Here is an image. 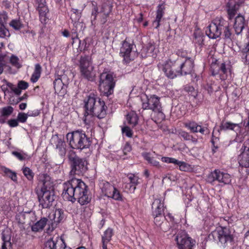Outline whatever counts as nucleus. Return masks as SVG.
Wrapping results in <instances>:
<instances>
[{"label":"nucleus","mask_w":249,"mask_h":249,"mask_svg":"<svg viewBox=\"0 0 249 249\" xmlns=\"http://www.w3.org/2000/svg\"><path fill=\"white\" fill-rule=\"evenodd\" d=\"M87 188L83 181L74 178L63 183L62 196L64 199L72 203L77 200L81 205H86L91 200L87 195Z\"/></svg>","instance_id":"f257e3e1"},{"label":"nucleus","mask_w":249,"mask_h":249,"mask_svg":"<svg viewBox=\"0 0 249 249\" xmlns=\"http://www.w3.org/2000/svg\"><path fill=\"white\" fill-rule=\"evenodd\" d=\"M50 179V177L46 174L43 175L42 177L40 176L38 184V186H40V188L36 190L39 205L43 208H49L52 206L56 198L53 184Z\"/></svg>","instance_id":"f03ea898"},{"label":"nucleus","mask_w":249,"mask_h":249,"mask_svg":"<svg viewBox=\"0 0 249 249\" xmlns=\"http://www.w3.org/2000/svg\"><path fill=\"white\" fill-rule=\"evenodd\" d=\"M206 34L212 39H216L222 35L225 39H231L229 23L222 17H217L213 20L207 27Z\"/></svg>","instance_id":"7ed1b4c3"},{"label":"nucleus","mask_w":249,"mask_h":249,"mask_svg":"<svg viewBox=\"0 0 249 249\" xmlns=\"http://www.w3.org/2000/svg\"><path fill=\"white\" fill-rule=\"evenodd\" d=\"M85 114L92 115L102 119L106 115L107 107L104 101L99 98H96L94 94H90L87 99L84 100Z\"/></svg>","instance_id":"20e7f679"},{"label":"nucleus","mask_w":249,"mask_h":249,"mask_svg":"<svg viewBox=\"0 0 249 249\" xmlns=\"http://www.w3.org/2000/svg\"><path fill=\"white\" fill-rule=\"evenodd\" d=\"M113 0H105L99 6L92 4L91 21L92 24H96L98 17L101 24H105L107 21V18L112 13L113 7Z\"/></svg>","instance_id":"39448f33"},{"label":"nucleus","mask_w":249,"mask_h":249,"mask_svg":"<svg viewBox=\"0 0 249 249\" xmlns=\"http://www.w3.org/2000/svg\"><path fill=\"white\" fill-rule=\"evenodd\" d=\"M66 137L68 140H70V145L72 149L84 150L87 157L90 155L91 150L89 147L91 142L90 138L87 137L85 134L76 131L68 133Z\"/></svg>","instance_id":"423d86ee"},{"label":"nucleus","mask_w":249,"mask_h":249,"mask_svg":"<svg viewBox=\"0 0 249 249\" xmlns=\"http://www.w3.org/2000/svg\"><path fill=\"white\" fill-rule=\"evenodd\" d=\"M79 63L81 76L89 81H94L96 73L92 64L91 57L89 55L81 56Z\"/></svg>","instance_id":"0eeeda50"},{"label":"nucleus","mask_w":249,"mask_h":249,"mask_svg":"<svg viewBox=\"0 0 249 249\" xmlns=\"http://www.w3.org/2000/svg\"><path fill=\"white\" fill-rule=\"evenodd\" d=\"M68 157L71 167V175H83L87 171L88 162L85 159L80 158L73 150H69Z\"/></svg>","instance_id":"6e6552de"},{"label":"nucleus","mask_w":249,"mask_h":249,"mask_svg":"<svg viewBox=\"0 0 249 249\" xmlns=\"http://www.w3.org/2000/svg\"><path fill=\"white\" fill-rule=\"evenodd\" d=\"M115 81L111 73L103 72L100 75L99 89L102 95L107 97L113 94Z\"/></svg>","instance_id":"1a4fd4ad"},{"label":"nucleus","mask_w":249,"mask_h":249,"mask_svg":"<svg viewBox=\"0 0 249 249\" xmlns=\"http://www.w3.org/2000/svg\"><path fill=\"white\" fill-rule=\"evenodd\" d=\"M142 108L143 109H150L158 113L161 120H163L165 116L162 112L161 104L160 102V98L153 95L148 97L145 95L144 98H142Z\"/></svg>","instance_id":"9d476101"},{"label":"nucleus","mask_w":249,"mask_h":249,"mask_svg":"<svg viewBox=\"0 0 249 249\" xmlns=\"http://www.w3.org/2000/svg\"><path fill=\"white\" fill-rule=\"evenodd\" d=\"M230 66L225 63H220L217 60L213 61L211 65V71L213 76L219 75L220 79L223 80L227 78Z\"/></svg>","instance_id":"9b49d317"},{"label":"nucleus","mask_w":249,"mask_h":249,"mask_svg":"<svg viewBox=\"0 0 249 249\" xmlns=\"http://www.w3.org/2000/svg\"><path fill=\"white\" fill-rule=\"evenodd\" d=\"M215 180L224 184H229L231 182V177L229 174L217 169L211 172L207 177V182L209 183H212Z\"/></svg>","instance_id":"f8f14e48"},{"label":"nucleus","mask_w":249,"mask_h":249,"mask_svg":"<svg viewBox=\"0 0 249 249\" xmlns=\"http://www.w3.org/2000/svg\"><path fill=\"white\" fill-rule=\"evenodd\" d=\"M179 61L178 60L173 62L167 61L163 68L165 75L169 78L173 79L177 76L180 75L179 70Z\"/></svg>","instance_id":"ddd939ff"},{"label":"nucleus","mask_w":249,"mask_h":249,"mask_svg":"<svg viewBox=\"0 0 249 249\" xmlns=\"http://www.w3.org/2000/svg\"><path fill=\"white\" fill-rule=\"evenodd\" d=\"M212 234L213 237H217L219 242L223 244L231 243L233 240V236L230 230L226 227L221 228L213 232Z\"/></svg>","instance_id":"4468645a"},{"label":"nucleus","mask_w":249,"mask_h":249,"mask_svg":"<svg viewBox=\"0 0 249 249\" xmlns=\"http://www.w3.org/2000/svg\"><path fill=\"white\" fill-rule=\"evenodd\" d=\"M133 47V44L130 43L126 40L122 42L120 54L123 57V61L126 63H128L134 59L132 55Z\"/></svg>","instance_id":"2eb2a0df"},{"label":"nucleus","mask_w":249,"mask_h":249,"mask_svg":"<svg viewBox=\"0 0 249 249\" xmlns=\"http://www.w3.org/2000/svg\"><path fill=\"white\" fill-rule=\"evenodd\" d=\"M176 240L179 249H192L195 244V241L185 233L178 234L176 237Z\"/></svg>","instance_id":"dca6fc26"},{"label":"nucleus","mask_w":249,"mask_h":249,"mask_svg":"<svg viewBox=\"0 0 249 249\" xmlns=\"http://www.w3.org/2000/svg\"><path fill=\"white\" fill-rule=\"evenodd\" d=\"M248 19L245 18V16L242 14H238L234 18L233 29L237 35L241 34L243 30L248 27Z\"/></svg>","instance_id":"f3484780"},{"label":"nucleus","mask_w":249,"mask_h":249,"mask_svg":"<svg viewBox=\"0 0 249 249\" xmlns=\"http://www.w3.org/2000/svg\"><path fill=\"white\" fill-rule=\"evenodd\" d=\"M243 4V2L240 0L236 1L230 0L227 3V11L229 19L231 20L234 18L236 14Z\"/></svg>","instance_id":"a211bd4d"},{"label":"nucleus","mask_w":249,"mask_h":249,"mask_svg":"<svg viewBox=\"0 0 249 249\" xmlns=\"http://www.w3.org/2000/svg\"><path fill=\"white\" fill-rule=\"evenodd\" d=\"M179 66L180 75H186L191 74L194 71V60L190 57H188L183 63L179 62Z\"/></svg>","instance_id":"6ab92c4d"},{"label":"nucleus","mask_w":249,"mask_h":249,"mask_svg":"<svg viewBox=\"0 0 249 249\" xmlns=\"http://www.w3.org/2000/svg\"><path fill=\"white\" fill-rule=\"evenodd\" d=\"M249 143V141L244 143L243 151L238 158L240 165L246 168L249 167V147L245 145Z\"/></svg>","instance_id":"aec40b11"},{"label":"nucleus","mask_w":249,"mask_h":249,"mask_svg":"<svg viewBox=\"0 0 249 249\" xmlns=\"http://www.w3.org/2000/svg\"><path fill=\"white\" fill-rule=\"evenodd\" d=\"M141 55L143 58L147 57H156L157 53L155 45L151 42L148 43L141 50Z\"/></svg>","instance_id":"412c9836"},{"label":"nucleus","mask_w":249,"mask_h":249,"mask_svg":"<svg viewBox=\"0 0 249 249\" xmlns=\"http://www.w3.org/2000/svg\"><path fill=\"white\" fill-rule=\"evenodd\" d=\"M65 77V76H61L55 79L53 81V86L55 92L57 94H64L66 92L67 85L65 84L62 80Z\"/></svg>","instance_id":"4be33fe9"},{"label":"nucleus","mask_w":249,"mask_h":249,"mask_svg":"<svg viewBox=\"0 0 249 249\" xmlns=\"http://www.w3.org/2000/svg\"><path fill=\"white\" fill-rule=\"evenodd\" d=\"M14 111V108L10 106H6L0 109V124L7 123V118L11 115Z\"/></svg>","instance_id":"5701e85b"},{"label":"nucleus","mask_w":249,"mask_h":249,"mask_svg":"<svg viewBox=\"0 0 249 249\" xmlns=\"http://www.w3.org/2000/svg\"><path fill=\"white\" fill-rule=\"evenodd\" d=\"M163 205L161 202V200L155 199L152 203V215L153 216H159L162 215L163 212Z\"/></svg>","instance_id":"b1692460"},{"label":"nucleus","mask_w":249,"mask_h":249,"mask_svg":"<svg viewBox=\"0 0 249 249\" xmlns=\"http://www.w3.org/2000/svg\"><path fill=\"white\" fill-rule=\"evenodd\" d=\"M113 235V229L108 228L105 231L102 235V244L103 249H107V245L111 240V238Z\"/></svg>","instance_id":"393cba45"},{"label":"nucleus","mask_w":249,"mask_h":249,"mask_svg":"<svg viewBox=\"0 0 249 249\" xmlns=\"http://www.w3.org/2000/svg\"><path fill=\"white\" fill-rule=\"evenodd\" d=\"M74 28L72 30L71 39L73 40L75 39H78V32H83L85 28V24L78 20L73 22Z\"/></svg>","instance_id":"a878e982"},{"label":"nucleus","mask_w":249,"mask_h":249,"mask_svg":"<svg viewBox=\"0 0 249 249\" xmlns=\"http://www.w3.org/2000/svg\"><path fill=\"white\" fill-rule=\"evenodd\" d=\"M164 10L165 6L163 3L158 6L156 19L153 22V24L156 25V28H158L160 25V21L164 13Z\"/></svg>","instance_id":"bb28decb"},{"label":"nucleus","mask_w":249,"mask_h":249,"mask_svg":"<svg viewBox=\"0 0 249 249\" xmlns=\"http://www.w3.org/2000/svg\"><path fill=\"white\" fill-rule=\"evenodd\" d=\"M103 193L107 197L111 194L113 190H114L115 187L111 185L108 182L106 181H102L100 184Z\"/></svg>","instance_id":"cd10ccee"},{"label":"nucleus","mask_w":249,"mask_h":249,"mask_svg":"<svg viewBox=\"0 0 249 249\" xmlns=\"http://www.w3.org/2000/svg\"><path fill=\"white\" fill-rule=\"evenodd\" d=\"M126 123L129 124H137L138 123L139 117L137 113L134 111H130L125 115Z\"/></svg>","instance_id":"c85d7f7f"},{"label":"nucleus","mask_w":249,"mask_h":249,"mask_svg":"<svg viewBox=\"0 0 249 249\" xmlns=\"http://www.w3.org/2000/svg\"><path fill=\"white\" fill-rule=\"evenodd\" d=\"M48 221V219L45 217L41 218L39 221L32 225L31 227L32 231L34 232L41 231L47 224Z\"/></svg>","instance_id":"c756f323"},{"label":"nucleus","mask_w":249,"mask_h":249,"mask_svg":"<svg viewBox=\"0 0 249 249\" xmlns=\"http://www.w3.org/2000/svg\"><path fill=\"white\" fill-rule=\"evenodd\" d=\"M28 117L27 114L20 112L18 114L17 119H12L7 121L8 124H18V123H24Z\"/></svg>","instance_id":"7c9ffc66"},{"label":"nucleus","mask_w":249,"mask_h":249,"mask_svg":"<svg viewBox=\"0 0 249 249\" xmlns=\"http://www.w3.org/2000/svg\"><path fill=\"white\" fill-rule=\"evenodd\" d=\"M42 71V68L38 63L36 64L35 67L34 71L31 77V81L32 83L36 82L40 77Z\"/></svg>","instance_id":"2f4dec72"},{"label":"nucleus","mask_w":249,"mask_h":249,"mask_svg":"<svg viewBox=\"0 0 249 249\" xmlns=\"http://www.w3.org/2000/svg\"><path fill=\"white\" fill-rule=\"evenodd\" d=\"M65 215L63 210L61 209H56L53 214V218L51 219L56 224L59 223L64 218Z\"/></svg>","instance_id":"473e14b6"},{"label":"nucleus","mask_w":249,"mask_h":249,"mask_svg":"<svg viewBox=\"0 0 249 249\" xmlns=\"http://www.w3.org/2000/svg\"><path fill=\"white\" fill-rule=\"evenodd\" d=\"M65 145V144L64 141L61 139H58L56 146V152L61 156H63L66 154Z\"/></svg>","instance_id":"72a5a7b5"},{"label":"nucleus","mask_w":249,"mask_h":249,"mask_svg":"<svg viewBox=\"0 0 249 249\" xmlns=\"http://www.w3.org/2000/svg\"><path fill=\"white\" fill-rule=\"evenodd\" d=\"M5 176L10 178L14 182H17V173L7 168H3L2 169Z\"/></svg>","instance_id":"f704fd0d"},{"label":"nucleus","mask_w":249,"mask_h":249,"mask_svg":"<svg viewBox=\"0 0 249 249\" xmlns=\"http://www.w3.org/2000/svg\"><path fill=\"white\" fill-rule=\"evenodd\" d=\"M9 25L16 30H19L23 27V24L19 19H15L11 21Z\"/></svg>","instance_id":"c9c22d12"},{"label":"nucleus","mask_w":249,"mask_h":249,"mask_svg":"<svg viewBox=\"0 0 249 249\" xmlns=\"http://www.w3.org/2000/svg\"><path fill=\"white\" fill-rule=\"evenodd\" d=\"M189 129L193 133L199 132L200 133L203 134L205 132H207V129L205 127H202L201 125H188Z\"/></svg>","instance_id":"e433bc0d"},{"label":"nucleus","mask_w":249,"mask_h":249,"mask_svg":"<svg viewBox=\"0 0 249 249\" xmlns=\"http://www.w3.org/2000/svg\"><path fill=\"white\" fill-rule=\"evenodd\" d=\"M108 197L112 198L118 201H122L123 200L122 195L121 194L120 191L115 187L114 188V190H113L111 192V194Z\"/></svg>","instance_id":"4c0bfd02"},{"label":"nucleus","mask_w":249,"mask_h":249,"mask_svg":"<svg viewBox=\"0 0 249 249\" xmlns=\"http://www.w3.org/2000/svg\"><path fill=\"white\" fill-rule=\"evenodd\" d=\"M24 175L29 180H32L33 179L34 174L32 170L29 167H26L22 169Z\"/></svg>","instance_id":"58836bf2"},{"label":"nucleus","mask_w":249,"mask_h":249,"mask_svg":"<svg viewBox=\"0 0 249 249\" xmlns=\"http://www.w3.org/2000/svg\"><path fill=\"white\" fill-rule=\"evenodd\" d=\"M3 243L0 249H11L12 244L9 239H6V238L3 234L2 236Z\"/></svg>","instance_id":"ea45409f"},{"label":"nucleus","mask_w":249,"mask_h":249,"mask_svg":"<svg viewBox=\"0 0 249 249\" xmlns=\"http://www.w3.org/2000/svg\"><path fill=\"white\" fill-rule=\"evenodd\" d=\"M167 126V125H160V129L162 130L165 134L177 133V130L175 128L173 127L169 129Z\"/></svg>","instance_id":"a19ab883"},{"label":"nucleus","mask_w":249,"mask_h":249,"mask_svg":"<svg viewBox=\"0 0 249 249\" xmlns=\"http://www.w3.org/2000/svg\"><path fill=\"white\" fill-rule=\"evenodd\" d=\"M10 61L14 67L18 69L21 68V65L19 64V59L17 56L12 55L10 58Z\"/></svg>","instance_id":"79ce46f5"},{"label":"nucleus","mask_w":249,"mask_h":249,"mask_svg":"<svg viewBox=\"0 0 249 249\" xmlns=\"http://www.w3.org/2000/svg\"><path fill=\"white\" fill-rule=\"evenodd\" d=\"M54 242L56 243V245L54 247V249H71L70 248L67 247L63 241L55 239Z\"/></svg>","instance_id":"37998d69"},{"label":"nucleus","mask_w":249,"mask_h":249,"mask_svg":"<svg viewBox=\"0 0 249 249\" xmlns=\"http://www.w3.org/2000/svg\"><path fill=\"white\" fill-rule=\"evenodd\" d=\"M10 34L9 31L5 28L3 24H0V37L9 36Z\"/></svg>","instance_id":"c03bdc74"},{"label":"nucleus","mask_w":249,"mask_h":249,"mask_svg":"<svg viewBox=\"0 0 249 249\" xmlns=\"http://www.w3.org/2000/svg\"><path fill=\"white\" fill-rule=\"evenodd\" d=\"M55 244L53 238L50 239L46 242L44 249H54Z\"/></svg>","instance_id":"a18cd8bd"},{"label":"nucleus","mask_w":249,"mask_h":249,"mask_svg":"<svg viewBox=\"0 0 249 249\" xmlns=\"http://www.w3.org/2000/svg\"><path fill=\"white\" fill-rule=\"evenodd\" d=\"M25 215L24 213H19L16 216V220L19 224H23L25 223Z\"/></svg>","instance_id":"49530a36"},{"label":"nucleus","mask_w":249,"mask_h":249,"mask_svg":"<svg viewBox=\"0 0 249 249\" xmlns=\"http://www.w3.org/2000/svg\"><path fill=\"white\" fill-rule=\"evenodd\" d=\"M123 134H124L127 137L131 138L132 137L133 132L132 130L127 126L122 128Z\"/></svg>","instance_id":"de8ad7c7"},{"label":"nucleus","mask_w":249,"mask_h":249,"mask_svg":"<svg viewBox=\"0 0 249 249\" xmlns=\"http://www.w3.org/2000/svg\"><path fill=\"white\" fill-rule=\"evenodd\" d=\"M177 134H178L186 141L190 140L192 138V136L190 135L188 133L183 131L177 130Z\"/></svg>","instance_id":"09e8293b"},{"label":"nucleus","mask_w":249,"mask_h":249,"mask_svg":"<svg viewBox=\"0 0 249 249\" xmlns=\"http://www.w3.org/2000/svg\"><path fill=\"white\" fill-rule=\"evenodd\" d=\"M243 55H245L246 63H249V43H248L245 48L243 50Z\"/></svg>","instance_id":"8fccbe9b"},{"label":"nucleus","mask_w":249,"mask_h":249,"mask_svg":"<svg viewBox=\"0 0 249 249\" xmlns=\"http://www.w3.org/2000/svg\"><path fill=\"white\" fill-rule=\"evenodd\" d=\"M36 3L38 4L37 10L40 14H41V10L42 8L44 9L45 4L46 3V0H36Z\"/></svg>","instance_id":"3c124183"},{"label":"nucleus","mask_w":249,"mask_h":249,"mask_svg":"<svg viewBox=\"0 0 249 249\" xmlns=\"http://www.w3.org/2000/svg\"><path fill=\"white\" fill-rule=\"evenodd\" d=\"M194 36L195 42L199 46H202L203 44V36L201 35L196 36V34H194Z\"/></svg>","instance_id":"603ef678"},{"label":"nucleus","mask_w":249,"mask_h":249,"mask_svg":"<svg viewBox=\"0 0 249 249\" xmlns=\"http://www.w3.org/2000/svg\"><path fill=\"white\" fill-rule=\"evenodd\" d=\"M12 154L16 156L18 159L20 160H23L26 159L27 155L25 154H22L17 151L12 152Z\"/></svg>","instance_id":"864d4df0"},{"label":"nucleus","mask_w":249,"mask_h":249,"mask_svg":"<svg viewBox=\"0 0 249 249\" xmlns=\"http://www.w3.org/2000/svg\"><path fill=\"white\" fill-rule=\"evenodd\" d=\"M18 87L21 90H25L29 87V84L25 81H19L18 84Z\"/></svg>","instance_id":"5fc2aeb1"},{"label":"nucleus","mask_w":249,"mask_h":249,"mask_svg":"<svg viewBox=\"0 0 249 249\" xmlns=\"http://www.w3.org/2000/svg\"><path fill=\"white\" fill-rule=\"evenodd\" d=\"M88 40V38H86L83 41V44H85V46L84 48H83L82 47H81V40L79 39V45L78 47V49L80 52H82V51H85L88 50V48H89V45L87 44V40Z\"/></svg>","instance_id":"6e6d98bb"},{"label":"nucleus","mask_w":249,"mask_h":249,"mask_svg":"<svg viewBox=\"0 0 249 249\" xmlns=\"http://www.w3.org/2000/svg\"><path fill=\"white\" fill-rule=\"evenodd\" d=\"M130 182L134 185H136L138 183V178L134 175L131 174L128 177Z\"/></svg>","instance_id":"4d7b16f0"},{"label":"nucleus","mask_w":249,"mask_h":249,"mask_svg":"<svg viewBox=\"0 0 249 249\" xmlns=\"http://www.w3.org/2000/svg\"><path fill=\"white\" fill-rule=\"evenodd\" d=\"M48 224V228L47 229V233H50L52 232L53 230L55 229V228L56 227V225L57 224L56 223L52 221L50 224L47 223Z\"/></svg>","instance_id":"13d9d810"},{"label":"nucleus","mask_w":249,"mask_h":249,"mask_svg":"<svg viewBox=\"0 0 249 249\" xmlns=\"http://www.w3.org/2000/svg\"><path fill=\"white\" fill-rule=\"evenodd\" d=\"M154 218V223L157 226H160L161 224V221L163 219L162 215L159 216H153Z\"/></svg>","instance_id":"bf43d9fd"},{"label":"nucleus","mask_w":249,"mask_h":249,"mask_svg":"<svg viewBox=\"0 0 249 249\" xmlns=\"http://www.w3.org/2000/svg\"><path fill=\"white\" fill-rule=\"evenodd\" d=\"M178 166L181 171H186L189 169L188 164L184 162L180 161Z\"/></svg>","instance_id":"052dcab7"},{"label":"nucleus","mask_w":249,"mask_h":249,"mask_svg":"<svg viewBox=\"0 0 249 249\" xmlns=\"http://www.w3.org/2000/svg\"><path fill=\"white\" fill-rule=\"evenodd\" d=\"M235 127H239V125H220L221 130H234Z\"/></svg>","instance_id":"680f3d73"},{"label":"nucleus","mask_w":249,"mask_h":249,"mask_svg":"<svg viewBox=\"0 0 249 249\" xmlns=\"http://www.w3.org/2000/svg\"><path fill=\"white\" fill-rule=\"evenodd\" d=\"M132 148L130 144L127 142L125 144L124 148L123 149V152L124 155H126L128 152H129L131 151Z\"/></svg>","instance_id":"e2e57ef3"},{"label":"nucleus","mask_w":249,"mask_h":249,"mask_svg":"<svg viewBox=\"0 0 249 249\" xmlns=\"http://www.w3.org/2000/svg\"><path fill=\"white\" fill-rule=\"evenodd\" d=\"M214 84L212 83L207 84L206 89H207L209 93L211 94L213 92L214 89Z\"/></svg>","instance_id":"0e129e2a"},{"label":"nucleus","mask_w":249,"mask_h":249,"mask_svg":"<svg viewBox=\"0 0 249 249\" xmlns=\"http://www.w3.org/2000/svg\"><path fill=\"white\" fill-rule=\"evenodd\" d=\"M8 17L6 14H2L0 16V24H3L6 23Z\"/></svg>","instance_id":"69168bd1"},{"label":"nucleus","mask_w":249,"mask_h":249,"mask_svg":"<svg viewBox=\"0 0 249 249\" xmlns=\"http://www.w3.org/2000/svg\"><path fill=\"white\" fill-rule=\"evenodd\" d=\"M244 242L246 245L249 246V230L245 233Z\"/></svg>","instance_id":"338daca9"},{"label":"nucleus","mask_w":249,"mask_h":249,"mask_svg":"<svg viewBox=\"0 0 249 249\" xmlns=\"http://www.w3.org/2000/svg\"><path fill=\"white\" fill-rule=\"evenodd\" d=\"M27 114L28 116H37L39 115V112L38 110H36L35 111H28Z\"/></svg>","instance_id":"774afa93"}]
</instances>
